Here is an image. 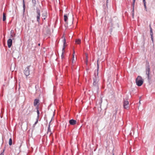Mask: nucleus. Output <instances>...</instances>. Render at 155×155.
Returning <instances> with one entry per match:
<instances>
[{
  "instance_id": "1",
  "label": "nucleus",
  "mask_w": 155,
  "mask_h": 155,
  "mask_svg": "<svg viewBox=\"0 0 155 155\" xmlns=\"http://www.w3.org/2000/svg\"><path fill=\"white\" fill-rule=\"evenodd\" d=\"M98 60L97 61V72L94 73V76L93 77L94 81L93 83V89L94 91L95 92H97L99 89V77L98 76V68L99 65L98 64Z\"/></svg>"
},
{
  "instance_id": "2",
  "label": "nucleus",
  "mask_w": 155,
  "mask_h": 155,
  "mask_svg": "<svg viewBox=\"0 0 155 155\" xmlns=\"http://www.w3.org/2000/svg\"><path fill=\"white\" fill-rule=\"evenodd\" d=\"M146 74L147 76V78L148 80L150 79V68L149 61L147 60L146 61Z\"/></svg>"
},
{
  "instance_id": "3",
  "label": "nucleus",
  "mask_w": 155,
  "mask_h": 155,
  "mask_svg": "<svg viewBox=\"0 0 155 155\" xmlns=\"http://www.w3.org/2000/svg\"><path fill=\"white\" fill-rule=\"evenodd\" d=\"M143 80L142 77L138 76H137L136 80V82L137 85L138 86H140L143 83Z\"/></svg>"
},
{
  "instance_id": "4",
  "label": "nucleus",
  "mask_w": 155,
  "mask_h": 155,
  "mask_svg": "<svg viewBox=\"0 0 155 155\" xmlns=\"http://www.w3.org/2000/svg\"><path fill=\"white\" fill-rule=\"evenodd\" d=\"M37 15H36V18H37V21L38 22V23H40V10L38 8H36V11Z\"/></svg>"
},
{
  "instance_id": "5",
  "label": "nucleus",
  "mask_w": 155,
  "mask_h": 155,
  "mask_svg": "<svg viewBox=\"0 0 155 155\" xmlns=\"http://www.w3.org/2000/svg\"><path fill=\"white\" fill-rule=\"evenodd\" d=\"M30 66H31L30 65L28 66L25 69L24 71V73L25 75L26 76V78H27V77L30 74L29 68Z\"/></svg>"
},
{
  "instance_id": "6",
  "label": "nucleus",
  "mask_w": 155,
  "mask_h": 155,
  "mask_svg": "<svg viewBox=\"0 0 155 155\" xmlns=\"http://www.w3.org/2000/svg\"><path fill=\"white\" fill-rule=\"evenodd\" d=\"M124 108L128 109L129 107V103L128 101L125 99L124 101Z\"/></svg>"
},
{
  "instance_id": "7",
  "label": "nucleus",
  "mask_w": 155,
  "mask_h": 155,
  "mask_svg": "<svg viewBox=\"0 0 155 155\" xmlns=\"http://www.w3.org/2000/svg\"><path fill=\"white\" fill-rule=\"evenodd\" d=\"M42 18L43 20H45L47 18V12L46 11L42 12Z\"/></svg>"
},
{
  "instance_id": "8",
  "label": "nucleus",
  "mask_w": 155,
  "mask_h": 155,
  "mask_svg": "<svg viewBox=\"0 0 155 155\" xmlns=\"http://www.w3.org/2000/svg\"><path fill=\"white\" fill-rule=\"evenodd\" d=\"M39 100L38 99H35L34 100V106H37L38 105L39 106Z\"/></svg>"
},
{
  "instance_id": "9",
  "label": "nucleus",
  "mask_w": 155,
  "mask_h": 155,
  "mask_svg": "<svg viewBox=\"0 0 155 155\" xmlns=\"http://www.w3.org/2000/svg\"><path fill=\"white\" fill-rule=\"evenodd\" d=\"M12 40L11 39H9L7 41V44L8 47L9 48H10L12 45Z\"/></svg>"
},
{
  "instance_id": "10",
  "label": "nucleus",
  "mask_w": 155,
  "mask_h": 155,
  "mask_svg": "<svg viewBox=\"0 0 155 155\" xmlns=\"http://www.w3.org/2000/svg\"><path fill=\"white\" fill-rule=\"evenodd\" d=\"M150 29V35L151 36V40L152 41V42H153V30L152 28L151 27V25H149Z\"/></svg>"
},
{
  "instance_id": "11",
  "label": "nucleus",
  "mask_w": 155,
  "mask_h": 155,
  "mask_svg": "<svg viewBox=\"0 0 155 155\" xmlns=\"http://www.w3.org/2000/svg\"><path fill=\"white\" fill-rule=\"evenodd\" d=\"M135 0H133V3L132 4V6L133 7V10H132V16H133V18H134V4H135Z\"/></svg>"
},
{
  "instance_id": "12",
  "label": "nucleus",
  "mask_w": 155,
  "mask_h": 155,
  "mask_svg": "<svg viewBox=\"0 0 155 155\" xmlns=\"http://www.w3.org/2000/svg\"><path fill=\"white\" fill-rule=\"evenodd\" d=\"M69 122L70 124L74 125L76 124L77 121L76 120L71 119L69 120Z\"/></svg>"
},
{
  "instance_id": "13",
  "label": "nucleus",
  "mask_w": 155,
  "mask_h": 155,
  "mask_svg": "<svg viewBox=\"0 0 155 155\" xmlns=\"http://www.w3.org/2000/svg\"><path fill=\"white\" fill-rule=\"evenodd\" d=\"M102 102V100H100L99 101L97 102L96 103V104L97 107H101V104Z\"/></svg>"
},
{
  "instance_id": "14",
  "label": "nucleus",
  "mask_w": 155,
  "mask_h": 155,
  "mask_svg": "<svg viewBox=\"0 0 155 155\" xmlns=\"http://www.w3.org/2000/svg\"><path fill=\"white\" fill-rule=\"evenodd\" d=\"M47 134H49L50 135H51L52 134V133L51 132V131L50 125L49 124L48 128Z\"/></svg>"
},
{
  "instance_id": "15",
  "label": "nucleus",
  "mask_w": 155,
  "mask_h": 155,
  "mask_svg": "<svg viewBox=\"0 0 155 155\" xmlns=\"http://www.w3.org/2000/svg\"><path fill=\"white\" fill-rule=\"evenodd\" d=\"M36 109L37 110V112L38 115L37 116H39L40 114V112L39 111L40 110V107L38 105L37 106H36Z\"/></svg>"
},
{
  "instance_id": "16",
  "label": "nucleus",
  "mask_w": 155,
  "mask_h": 155,
  "mask_svg": "<svg viewBox=\"0 0 155 155\" xmlns=\"http://www.w3.org/2000/svg\"><path fill=\"white\" fill-rule=\"evenodd\" d=\"M63 47L62 48V50H64L65 49V43H66V39L65 38L63 39Z\"/></svg>"
},
{
  "instance_id": "17",
  "label": "nucleus",
  "mask_w": 155,
  "mask_h": 155,
  "mask_svg": "<svg viewBox=\"0 0 155 155\" xmlns=\"http://www.w3.org/2000/svg\"><path fill=\"white\" fill-rule=\"evenodd\" d=\"M49 111L50 113H52V115H51L52 116H54L55 115V114H54L55 110H49Z\"/></svg>"
},
{
  "instance_id": "18",
  "label": "nucleus",
  "mask_w": 155,
  "mask_h": 155,
  "mask_svg": "<svg viewBox=\"0 0 155 155\" xmlns=\"http://www.w3.org/2000/svg\"><path fill=\"white\" fill-rule=\"evenodd\" d=\"M23 12H24L25 10V1L24 0H23Z\"/></svg>"
},
{
  "instance_id": "19",
  "label": "nucleus",
  "mask_w": 155,
  "mask_h": 155,
  "mask_svg": "<svg viewBox=\"0 0 155 155\" xmlns=\"http://www.w3.org/2000/svg\"><path fill=\"white\" fill-rule=\"evenodd\" d=\"M74 53H75V52H74V51L73 54H74ZM76 58H75V59L74 58V55L73 54V57L72 61V63H73L75 62L76 61Z\"/></svg>"
},
{
  "instance_id": "20",
  "label": "nucleus",
  "mask_w": 155,
  "mask_h": 155,
  "mask_svg": "<svg viewBox=\"0 0 155 155\" xmlns=\"http://www.w3.org/2000/svg\"><path fill=\"white\" fill-rule=\"evenodd\" d=\"M64 21L65 22L67 21L68 19V17L66 15H64Z\"/></svg>"
},
{
  "instance_id": "21",
  "label": "nucleus",
  "mask_w": 155,
  "mask_h": 155,
  "mask_svg": "<svg viewBox=\"0 0 155 155\" xmlns=\"http://www.w3.org/2000/svg\"><path fill=\"white\" fill-rule=\"evenodd\" d=\"M6 15L5 13H3V21H4L6 20Z\"/></svg>"
},
{
  "instance_id": "22",
  "label": "nucleus",
  "mask_w": 155,
  "mask_h": 155,
  "mask_svg": "<svg viewBox=\"0 0 155 155\" xmlns=\"http://www.w3.org/2000/svg\"><path fill=\"white\" fill-rule=\"evenodd\" d=\"M32 3L33 4V6H35L36 4V0H31Z\"/></svg>"
},
{
  "instance_id": "23",
  "label": "nucleus",
  "mask_w": 155,
  "mask_h": 155,
  "mask_svg": "<svg viewBox=\"0 0 155 155\" xmlns=\"http://www.w3.org/2000/svg\"><path fill=\"white\" fill-rule=\"evenodd\" d=\"M76 43L77 44H80L81 42V40L80 39H76L75 41Z\"/></svg>"
},
{
  "instance_id": "24",
  "label": "nucleus",
  "mask_w": 155,
  "mask_h": 155,
  "mask_svg": "<svg viewBox=\"0 0 155 155\" xmlns=\"http://www.w3.org/2000/svg\"><path fill=\"white\" fill-rule=\"evenodd\" d=\"M9 144L10 145H11L12 144V140L11 138H10L9 140Z\"/></svg>"
},
{
  "instance_id": "25",
  "label": "nucleus",
  "mask_w": 155,
  "mask_h": 155,
  "mask_svg": "<svg viewBox=\"0 0 155 155\" xmlns=\"http://www.w3.org/2000/svg\"><path fill=\"white\" fill-rule=\"evenodd\" d=\"M143 4H144V7L145 10L146 11H147V6L146 5V3H143Z\"/></svg>"
},
{
  "instance_id": "26",
  "label": "nucleus",
  "mask_w": 155,
  "mask_h": 155,
  "mask_svg": "<svg viewBox=\"0 0 155 155\" xmlns=\"http://www.w3.org/2000/svg\"><path fill=\"white\" fill-rule=\"evenodd\" d=\"M15 35H11V36H10V38H12V39H13V38L15 37Z\"/></svg>"
},
{
  "instance_id": "27",
  "label": "nucleus",
  "mask_w": 155,
  "mask_h": 155,
  "mask_svg": "<svg viewBox=\"0 0 155 155\" xmlns=\"http://www.w3.org/2000/svg\"><path fill=\"white\" fill-rule=\"evenodd\" d=\"M4 150L2 153H1L0 155H4Z\"/></svg>"
},
{
  "instance_id": "28",
  "label": "nucleus",
  "mask_w": 155,
  "mask_h": 155,
  "mask_svg": "<svg viewBox=\"0 0 155 155\" xmlns=\"http://www.w3.org/2000/svg\"><path fill=\"white\" fill-rule=\"evenodd\" d=\"M64 50H62V54H61V57H62V58H63V53H64Z\"/></svg>"
},
{
  "instance_id": "29",
  "label": "nucleus",
  "mask_w": 155,
  "mask_h": 155,
  "mask_svg": "<svg viewBox=\"0 0 155 155\" xmlns=\"http://www.w3.org/2000/svg\"><path fill=\"white\" fill-rule=\"evenodd\" d=\"M38 117L36 119V121L35 122V124H36L38 122Z\"/></svg>"
},
{
  "instance_id": "30",
  "label": "nucleus",
  "mask_w": 155,
  "mask_h": 155,
  "mask_svg": "<svg viewBox=\"0 0 155 155\" xmlns=\"http://www.w3.org/2000/svg\"><path fill=\"white\" fill-rule=\"evenodd\" d=\"M108 0H107V2H106V3H107L106 5H107V3H108Z\"/></svg>"
},
{
  "instance_id": "31",
  "label": "nucleus",
  "mask_w": 155,
  "mask_h": 155,
  "mask_svg": "<svg viewBox=\"0 0 155 155\" xmlns=\"http://www.w3.org/2000/svg\"><path fill=\"white\" fill-rule=\"evenodd\" d=\"M143 3H146L145 0H143Z\"/></svg>"
},
{
  "instance_id": "32",
  "label": "nucleus",
  "mask_w": 155,
  "mask_h": 155,
  "mask_svg": "<svg viewBox=\"0 0 155 155\" xmlns=\"http://www.w3.org/2000/svg\"><path fill=\"white\" fill-rule=\"evenodd\" d=\"M38 45L39 46H40V43H39V44H38Z\"/></svg>"
},
{
  "instance_id": "33",
  "label": "nucleus",
  "mask_w": 155,
  "mask_h": 155,
  "mask_svg": "<svg viewBox=\"0 0 155 155\" xmlns=\"http://www.w3.org/2000/svg\"><path fill=\"white\" fill-rule=\"evenodd\" d=\"M139 103H140V101H139Z\"/></svg>"
},
{
  "instance_id": "34",
  "label": "nucleus",
  "mask_w": 155,
  "mask_h": 155,
  "mask_svg": "<svg viewBox=\"0 0 155 155\" xmlns=\"http://www.w3.org/2000/svg\"><path fill=\"white\" fill-rule=\"evenodd\" d=\"M112 155H114V153H113Z\"/></svg>"
}]
</instances>
